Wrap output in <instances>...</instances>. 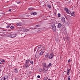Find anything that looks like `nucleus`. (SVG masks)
<instances>
[{"instance_id": "f257e3e1", "label": "nucleus", "mask_w": 80, "mask_h": 80, "mask_svg": "<svg viewBox=\"0 0 80 80\" xmlns=\"http://www.w3.org/2000/svg\"><path fill=\"white\" fill-rule=\"evenodd\" d=\"M17 36V34H9L8 36V37H10L11 38H15Z\"/></svg>"}, {"instance_id": "72a5a7b5", "label": "nucleus", "mask_w": 80, "mask_h": 80, "mask_svg": "<svg viewBox=\"0 0 80 80\" xmlns=\"http://www.w3.org/2000/svg\"><path fill=\"white\" fill-rule=\"evenodd\" d=\"M66 40H68V37H67L66 38Z\"/></svg>"}, {"instance_id": "c85d7f7f", "label": "nucleus", "mask_w": 80, "mask_h": 80, "mask_svg": "<svg viewBox=\"0 0 80 80\" xmlns=\"http://www.w3.org/2000/svg\"><path fill=\"white\" fill-rule=\"evenodd\" d=\"M70 69H68L67 70V72H68L69 73H70Z\"/></svg>"}, {"instance_id": "4468645a", "label": "nucleus", "mask_w": 80, "mask_h": 80, "mask_svg": "<svg viewBox=\"0 0 80 80\" xmlns=\"http://www.w3.org/2000/svg\"><path fill=\"white\" fill-rule=\"evenodd\" d=\"M62 20L63 22H65V19L64 17H62Z\"/></svg>"}, {"instance_id": "393cba45", "label": "nucleus", "mask_w": 80, "mask_h": 80, "mask_svg": "<svg viewBox=\"0 0 80 80\" xmlns=\"http://www.w3.org/2000/svg\"><path fill=\"white\" fill-rule=\"evenodd\" d=\"M68 80H70V76H69L68 77Z\"/></svg>"}, {"instance_id": "f704fd0d", "label": "nucleus", "mask_w": 80, "mask_h": 80, "mask_svg": "<svg viewBox=\"0 0 80 80\" xmlns=\"http://www.w3.org/2000/svg\"><path fill=\"white\" fill-rule=\"evenodd\" d=\"M2 62H5V60L3 59H2Z\"/></svg>"}, {"instance_id": "58836bf2", "label": "nucleus", "mask_w": 80, "mask_h": 80, "mask_svg": "<svg viewBox=\"0 0 80 80\" xmlns=\"http://www.w3.org/2000/svg\"><path fill=\"white\" fill-rule=\"evenodd\" d=\"M17 3L18 4V3H20V2H17Z\"/></svg>"}, {"instance_id": "a18cd8bd", "label": "nucleus", "mask_w": 80, "mask_h": 80, "mask_svg": "<svg viewBox=\"0 0 80 80\" xmlns=\"http://www.w3.org/2000/svg\"><path fill=\"white\" fill-rule=\"evenodd\" d=\"M29 16H30L29 15H27V17H29Z\"/></svg>"}, {"instance_id": "412c9836", "label": "nucleus", "mask_w": 80, "mask_h": 80, "mask_svg": "<svg viewBox=\"0 0 80 80\" xmlns=\"http://www.w3.org/2000/svg\"><path fill=\"white\" fill-rule=\"evenodd\" d=\"M30 63H31V64H32V65H33V61H30Z\"/></svg>"}, {"instance_id": "f03ea898", "label": "nucleus", "mask_w": 80, "mask_h": 80, "mask_svg": "<svg viewBox=\"0 0 80 80\" xmlns=\"http://www.w3.org/2000/svg\"><path fill=\"white\" fill-rule=\"evenodd\" d=\"M52 28L53 30V32H55L57 30V28H56V26L55 24H53L52 26Z\"/></svg>"}, {"instance_id": "aec40b11", "label": "nucleus", "mask_w": 80, "mask_h": 80, "mask_svg": "<svg viewBox=\"0 0 80 80\" xmlns=\"http://www.w3.org/2000/svg\"><path fill=\"white\" fill-rule=\"evenodd\" d=\"M68 8H65L64 9V10H65V11L66 12H67V11H68Z\"/></svg>"}, {"instance_id": "ea45409f", "label": "nucleus", "mask_w": 80, "mask_h": 80, "mask_svg": "<svg viewBox=\"0 0 80 80\" xmlns=\"http://www.w3.org/2000/svg\"><path fill=\"white\" fill-rule=\"evenodd\" d=\"M3 79H4L3 78H2L1 79V80H3Z\"/></svg>"}, {"instance_id": "39448f33", "label": "nucleus", "mask_w": 80, "mask_h": 80, "mask_svg": "<svg viewBox=\"0 0 80 80\" xmlns=\"http://www.w3.org/2000/svg\"><path fill=\"white\" fill-rule=\"evenodd\" d=\"M3 80H8V76L5 75L3 77Z\"/></svg>"}, {"instance_id": "de8ad7c7", "label": "nucleus", "mask_w": 80, "mask_h": 80, "mask_svg": "<svg viewBox=\"0 0 80 80\" xmlns=\"http://www.w3.org/2000/svg\"><path fill=\"white\" fill-rule=\"evenodd\" d=\"M45 48H44V50H45Z\"/></svg>"}, {"instance_id": "c756f323", "label": "nucleus", "mask_w": 80, "mask_h": 80, "mask_svg": "<svg viewBox=\"0 0 80 80\" xmlns=\"http://www.w3.org/2000/svg\"><path fill=\"white\" fill-rule=\"evenodd\" d=\"M10 27V25H8L7 26V28H9V27Z\"/></svg>"}, {"instance_id": "a878e982", "label": "nucleus", "mask_w": 80, "mask_h": 80, "mask_svg": "<svg viewBox=\"0 0 80 80\" xmlns=\"http://www.w3.org/2000/svg\"><path fill=\"white\" fill-rule=\"evenodd\" d=\"M48 79V77H46L44 78V80H47Z\"/></svg>"}, {"instance_id": "423d86ee", "label": "nucleus", "mask_w": 80, "mask_h": 80, "mask_svg": "<svg viewBox=\"0 0 80 80\" xmlns=\"http://www.w3.org/2000/svg\"><path fill=\"white\" fill-rule=\"evenodd\" d=\"M42 47H43V46H42V45H41L38 47V50L40 49V50H43V48H42Z\"/></svg>"}, {"instance_id": "cd10ccee", "label": "nucleus", "mask_w": 80, "mask_h": 80, "mask_svg": "<svg viewBox=\"0 0 80 80\" xmlns=\"http://www.w3.org/2000/svg\"><path fill=\"white\" fill-rule=\"evenodd\" d=\"M14 28V27L13 26H11L10 27V28L11 29H13V28Z\"/></svg>"}, {"instance_id": "b1692460", "label": "nucleus", "mask_w": 80, "mask_h": 80, "mask_svg": "<svg viewBox=\"0 0 80 80\" xmlns=\"http://www.w3.org/2000/svg\"><path fill=\"white\" fill-rule=\"evenodd\" d=\"M40 27V25H37L36 26V28H38V27Z\"/></svg>"}, {"instance_id": "37998d69", "label": "nucleus", "mask_w": 80, "mask_h": 80, "mask_svg": "<svg viewBox=\"0 0 80 80\" xmlns=\"http://www.w3.org/2000/svg\"><path fill=\"white\" fill-rule=\"evenodd\" d=\"M10 11H11V9H10L8 11V12H10Z\"/></svg>"}, {"instance_id": "5701e85b", "label": "nucleus", "mask_w": 80, "mask_h": 80, "mask_svg": "<svg viewBox=\"0 0 80 80\" xmlns=\"http://www.w3.org/2000/svg\"><path fill=\"white\" fill-rule=\"evenodd\" d=\"M58 17H60L61 16V15L60 14V13H58Z\"/></svg>"}, {"instance_id": "0eeeda50", "label": "nucleus", "mask_w": 80, "mask_h": 80, "mask_svg": "<svg viewBox=\"0 0 80 80\" xmlns=\"http://www.w3.org/2000/svg\"><path fill=\"white\" fill-rule=\"evenodd\" d=\"M25 67H26V68H28L29 66H30V64H28L26 62L25 63Z\"/></svg>"}, {"instance_id": "79ce46f5", "label": "nucleus", "mask_w": 80, "mask_h": 80, "mask_svg": "<svg viewBox=\"0 0 80 80\" xmlns=\"http://www.w3.org/2000/svg\"><path fill=\"white\" fill-rule=\"evenodd\" d=\"M36 56H37V57H38V55H37V53H36Z\"/></svg>"}, {"instance_id": "473e14b6", "label": "nucleus", "mask_w": 80, "mask_h": 80, "mask_svg": "<svg viewBox=\"0 0 80 80\" xmlns=\"http://www.w3.org/2000/svg\"><path fill=\"white\" fill-rule=\"evenodd\" d=\"M37 77L38 78H40V75H38Z\"/></svg>"}, {"instance_id": "a211bd4d", "label": "nucleus", "mask_w": 80, "mask_h": 80, "mask_svg": "<svg viewBox=\"0 0 80 80\" xmlns=\"http://www.w3.org/2000/svg\"><path fill=\"white\" fill-rule=\"evenodd\" d=\"M30 61L29 60H27L26 61V62H27V63H29V62H30Z\"/></svg>"}, {"instance_id": "c03bdc74", "label": "nucleus", "mask_w": 80, "mask_h": 80, "mask_svg": "<svg viewBox=\"0 0 80 80\" xmlns=\"http://www.w3.org/2000/svg\"><path fill=\"white\" fill-rule=\"evenodd\" d=\"M40 32V30H38L37 31V32Z\"/></svg>"}, {"instance_id": "f3484780", "label": "nucleus", "mask_w": 80, "mask_h": 80, "mask_svg": "<svg viewBox=\"0 0 80 80\" xmlns=\"http://www.w3.org/2000/svg\"><path fill=\"white\" fill-rule=\"evenodd\" d=\"M47 6L48 7V8H51V6L50 4H48Z\"/></svg>"}, {"instance_id": "49530a36", "label": "nucleus", "mask_w": 80, "mask_h": 80, "mask_svg": "<svg viewBox=\"0 0 80 80\" xmlns=\"http://www.w3.org/2000/svg\"><path fill=\"white\" fill-rule=\"evenodd\" d=\"M48 80H51V79H48Z\"/></svg>"}, {"instance_id": "7ed1b4c3", "label": "nucleus", "mask_w": 80, "mask_h": 80, "mask_svg": "<svg viewBox=\"0 0 80 80\" xmlns=\"http://www.w3.org/2000/svg\"><path fill=\"white\" fill-rule=\"evenodd\" d=\"M43 72L45 73H47V71H48V67H44L43 69Z\"/></svg>"}, {"instance_id": "bb28decb", "label": "nucleus", "mask_w": 80, "mask_h": 80, "mask_svg": "<svg viewBox=\"0 0 80 80\" xmlns=\"http://www.w3.org/2000/svg\"><path fill=\"white\" fill-rule=\"evenodd\" d=\"M51 66H52V63H50L48 64V67H51Z\"/></svg>"}, {"instance_id": "6ab92c4d", "label": "nucleus", "mask_w": 80, "mask_h": 80, "mask_svg": "<svg viewBox=\"0 0 80 80\" xmlns=\"http://www.w3.org/2000/svg\"><path fill=\"white\" fill-rule=\"evenodd\" d=\"M14 72L16 73H18V70H17L16 69H15L14 70Z\"/></svg>"}, {"instance_id": "7c9ffc66", "label": "nucleus", "mask_w": 80, "mask_h": 80, "mask_svg": "<svg viewBox=\"0 0 80 80\" xmlns=\"http://www.w3.org/2000/svg\"><path fill=\"white\" fill-rule=\"evenodd\" d=\"M23 29L22 28H21L20 30H20L19 31H22V30H23V29Z\"/></svg>"}, {"instance_id": "dca6fc26", "label": "nucleus", "mask_w": 80, "mask_h": 80, "mask_svg": "<svg viewBox=\"0 0 80 80\" xmlns=\"http://www.w3.org/2000/svg\"><path fill=\"white\" fill-rule=\"evenodd\" d=\"M67 12L68 14H70V13H71V11L69 10H68Z\"/></svg>"}, {"instance_id": "a19ab883", "label": "nucleus", "mask_w": 80, "mask_h": 80, "mask_svg": "<svg viewBox=\"0 0 80 80\" xmlns=\"http://www.w3.org/2000/svg\"><path fill=\"white\" fill-rule=\"evenodd\" d=\"M68 62H70V59L68 60Z\"/></svg>"}, {"instance_id": "9b49d317", "label": "nucleus", "mask_w": 80, "mask_h": 80, "mask_svg": "<svg viewBox=\"0 0 80 80\" xmlns=\"http://www.w3.org/2000/svg\"><path fill=\"white\" fill-rule=\"evenodd\" d=\"M44 53V52L41 51L39 53V55L41 56L42 55H43V53Z\"/></svg>"}, {"instance_id": "c9c22d12", "label": "nucleus", "mask_w": 80, "mask_h": 80, "mask_svg": "<svg viewBox=\"0 0 80 80\" xmlns=\"http://www.w3.org/2000/svg\"><path fill=\"white\" fill-rule=\"evenodd\" d=\"M23 35H25V33H22V36H23Z\"/></svg>"}, {"instance_id": "ddd939ff", "label": "nucleus", "mask_w": 80, "mask_h": 80, "mask_svg": "<svg viewBox=\"0 0 80 80\" xmlns=\"http://www.w3.org/2000/svg\"><path fill=\"white\" fill-rule=\"evenodd\" d=\"M71 16H73V17H75V16L74 12H72L71 14Z\"/></svg>"}, {"instance_id": "09e8293b", "label": "nucleus", "mask_w": 80, "mask_h": 80, "mask_svg": "<svg viewBox=\"0 0 80 80\" xmlns=\"http://www.w3.org/2000/svg\"><path fill=\"white\" fill-rule=\"evenodd\" d=\"M34 29H36V28H34Z\"/></svg>"}, {"instance_id": "4be33fe9", "label": "nucleus", "mask_w": 80, "mask_h": 80, "mask_svg": "<svg viewBox=\"0 0 80 80\" xmlns=\"http://www.w3.org/2000/svg\"><path fill=\"white\" fill-rule=\"evenodd\" d=\"M28 10H33V8H30L28 9Z\"/></svg>"}, {"instance_id": "f8f14e48", "label": "nucleus", "mask_w": 80, "mask_h": 80, "mask_svg": "<svg viewBox=\"0 0 80 80\" xmlns=\"http://www.w3.org/2000/svg\"><path fill=\"white\" fill-rule=\"evenodd\" d=\"M62 27V24L60 23H59L58 24V28H60Z\"/></svg>"}, {"instance_id": "6e6552de", "label": "nucleus", "mask_w": 80, "mask_h": 80, "mask_svg": "<svg viewBox=\"0 0 80 80\" xmlns=\"http://www.w3.org/2000/svg\"><path fill=\"white\" fill-rule=\"evenodd\" d=\"M37 13L36 12H32L31 13V15H37Z\"/></svg>"}, {"instance_id": "20e7f679", "label": "nucleus", "mask_w": 80, "mask_h": 80, "mask_svg": "<svg viewBox=\"0 0 80 80\" xmlns=\"http://www.w3.org/2000/svg\"><path fill=\"white\" fill-rule=\"evenodd\" d=\"M54 56V54H53V53H52L49 56L48 58L49 59H52V58H53Z\"/></svg>"}, {"instance_id": "9d476101", "label": "nucleus", "mask_w": 80, "mask_h": 80, "mask_svg": "<svg viewBox=\"0 0 80 80\" xmlns=\"http://www.w3.org/2000/svg\"><path fill=\"white\" fill-rule=\"evenodd\" d=\"M17 26H21V25H22V23L20 22H19L18 23H17L16 24Z\"/></svg>"}, {"instance_id": "1a4fd4ad", "label": "nucleus", "mask_w": 80, "mask_h": 80, "mask_svg": "<svg viewBox=\"0 0 80 80\" xmlns=\"http://www.w3.org/2000/svg\"><path fill=\"white\" fill-rule=\"evenodd\" d=\"M44 56L46 58H48V54L46 53L44 54Z\"/></svg>"}, {"instance_id": "e433bc0d", "label": "nucleus", "mask_w": 80, "mask_h": 80, "mask_svg": "<svg viewBox=\"0 0 80 80\" xmlns=\"http://www.w3.org/2000/svg\"><path fill=\"white\" fill-rule=\"evenodd\" d=\"M20 28H18V30L19 31H20V30H20Z\"/></svg>"}, {"instance_id": "4c0bfd02", "label": "nucleus", "mask_w": 80, "mask_h": 80, "mask_svg": "<svg viewBox=\"0 0 80 80\" xmlns=\"http://www.w3.org/2000/svg\"><path fill=\"white\" fill-rule=\"evenodd\" d=\"M2 63V61H0V64Z\"/></svg>"}, {"instance_id": "2eb2a0df", "label": "nucleus", "mask_w": 80, "mask_h": 80, "mask_svg": "<svg viewBox=\"0 0 80 80\" xmlns=\"http://www.w3.org/2000/svg\"><path fill=\"white\" fill-rule=\"evenodd\" d=\"M42 65H43V68L44 67H47L46 66L47 65H46V63H43Z\"/></svg>"}, {"instance_id": "2f4dec72", "label": "nucleus", "mask_w": 80, "mask_h": 80, "mask_svg": "<svg viewBox=\"0 0 80 80\" xmlns=\"http://www.w3.org/2000/svg\"><path fill=\"white\" fill-rule=\"evenodd\" d=\"M67 75H69V74H70V72H67Z\"/></svg>"}]
</instances>
